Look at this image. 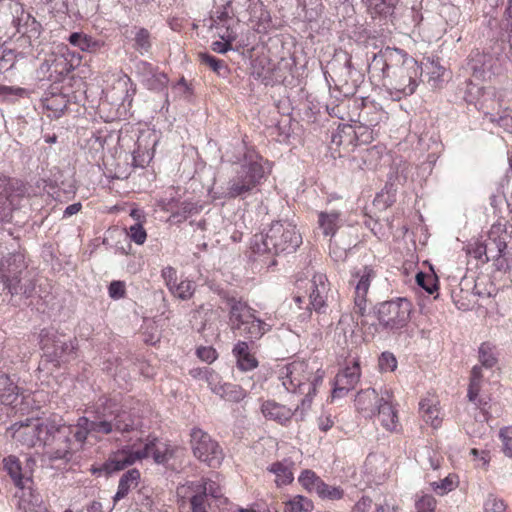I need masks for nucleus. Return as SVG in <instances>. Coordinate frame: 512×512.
I'll list each match as a JSON object with an SVG mask.
<instances>
[{
    "mask_svg": "<svg viewBox=\"0 0 512 512\" xmlns=\"http://www.w3.org/2000/svg\"><path fill=\"white\" fill-rule=\"evenodd\" d=\"M268 161L254 151H247L239 163L235 164L233 176L228 180L224 198L246 199L258 191V187L270 172Z\"/></svg>",
    "mask_w": 512,
    "mask_h": 512,
    "instance_id": "nucleus-1",
    "label": "nucleus"
},
{
    "mask_svg": "<svg viewBox=\"0 0 512 512\" xmlns=\"http://www.w3.org/2000/svg\"><path fill=\"white\" fill-rule=\"evenodd\" d=\"M302 243L301 234L296 226L287 220L272 222L265 233L256 234L251 243L255 254L293 253Z\"/></svg>",
    "mask_w": 512,
    "mask_h": 512,
    "instance_id": "nucleus-2",
    "label": "nucleus"
},
{
    "mask_svg": "<svg viewBox=\"0 0 512 512\" xmlns=\"http://www.w3.org/2000/svg\"><path fill=\"white\" fill-rule=\"evenodd\" d=\"M27 269L22 252H9L0 260V282L11 297L28 299L33 296L36 284L33 278L24 275Z\"/></svg>",
    "mask_w": 512,
    "mask_h": 512,
    "instance_id": "nucleus-3",
    "label": "nucleus"
},
{
    "mask_svg": "<svg viewBox=\"0 0 512 512\" xmlns=\"http://www.w3.org/2000/svg\"><path fill=\"white\" fill-rule=\"evenodd\" d=\"M91 419L97 424L102 435L114 431L127 433L137 429L139 423L133 416L123 410L115 398L101 397L93 406Z\"/></svg>",
    "mask_w": 512,
    "mask_h": 512,
    "instance_id": "nucleus-4",
    "label": "nucleus"
},
{
    "mask_svg": "<svg viewBox=\"0 0 512 512\" xmlns=\"http://www.w3.org/2000/svg\"><path fill=\"white\" fill-rule=\"evenodd\" d=\"M156 441V436L148 435L145 438L140 437L131 445H126L121 450L114 453L100 467H93L91 471L94 475H101L102 472H105L106 475H110L133 465L137 461L152 457Z\"/></svg>",
    "mask_w": 512,
    "mask_h": 512,
    "instance_id": "nucleus-5",
    "label": "nucleus"
},
{
    "mask_svg": "<svg viewBox=\"0 0 512 512\" xmlns=\"http://www.w3.org/2000/svg\"><path fill=\"white\" fill-rule=\"evenodd\" d=\"M190 436L193 455L211 468L219 467L224 454L218 442L200 428H193Z\"/></svg>",
    "mask_w": 512,
    "mask_h": 512,
    "instance_id": "nucleus-6",
    "label": "nucleus"
},
{
    "mask_svg": "<svg viewBox=\"0 0 512 512\" xmlns=\"http://www.w3.org/2000/svg\"><path fill=\"white\" fill-rule=\"evenodd\" d=\"M411 303L404 298L385 301L377 306V318L385 329L399 330L410 319Z\"/></svg>",
    "mask_w": 512,
    "mask_h": 512,
    "instance_id": "nucleus-7",
    "label": "nucleus"
},
{
    "mask_svg": "<svg viewBox=\"0 0 512 512\" xmlns=\"http://www.w3.org/2000/svg\"><path fill=\"white\" fill-rule=\"evenodd\" d=\"M25 187L0 173V223H10L13 212L20 208Z\"/></svg>",
    "mask_w": 512,
    "mask_h": 512,
    "instance_id": "nucleus-8",
    "label": "nucleus"
},
{
    "mask_svg": "<svg viewBox=\"0 0 512 512\" xmlns=\"http://www.w3.org/2000/svg\"><path fill=\"white\" fill-rule=\"evenodd\" d=\"M347 108L349 119L354 123L377 126L385 118L382 107L369 98H353L349 100Z\"/></svg>",
    "mask_w": 512,
    "mask_h": 512,
    "instance_id": "nucleus-9",
    "label": "nucleus"
},
{
    "mask_svg": "<svg viewBox=\"0 0 512 512\" xmlns=\"http://www.w3.org/2000/svg\"><path fill=\"white\" fill-rule=\"evenodd\" d=\"M326 81L342 92L345 96L353 95L356 88L363 82L364 73L355 66H332L331 72L323 71Z\"/></svg>",
    "mask_w": 512,
    "mask_h": 512,
    "instance_id": "nucleus-10",
    "label": "nucleus"
},
{
    "mask_svg": "<svg viewBox=\"0 0 512 512\" xmlns=\"http://www.w3.org/2000/svg\"><path fill=\"white\" fill-rule=\"evenodd\" d=\"M41 345L44 350V354L50 357L53 362H66L72 358V355L76 349L74 341L67 338L65 335H59L57 333H49L42 331L41 333Z\"/></svg>",
    "mask_w": 512,
    "mask_h": 512,
    "instance_id": "nucleus-11",
    "label": "nucleus"
},
{
    "mask_svg": "<svg viewBox=\"0 0 512 512\" xmlns=\"http://www.w3.org/2000/svg\"><path fill=\"white\" fill-rule=\"evenodd\" d=\"M394 396L391 390L384 388L380 390V400L374 406L369 417L377 416L383 428L390 432L399 431L398 411L393 403Z\"/></svg>",
    "mask_w": 512,
    "mask_h": 512,
    "instance_id": "nucleus-12",
    "label": "nucleus"
},
{
    "mask_svg": "<svg viewBox=\"0 0 512 512\" xmlns=\"http://www.w3.org/2000/svg\"><path fill=\"white\" fill-rule=\"evenodd\" d=\"M312 369L313 367L304 361H294L288 364L280 376L282 385L288 392L305 393L306 384L312 378Z\"/></svg>",
    "mask_w": 512,
    "mask_h": 512,
    "instance_id": "nucleus-13",
    "label": "nucleus"
},
{
    "mask_svg": "<svg viewBox=\"0 0 512 512\" xmlns=\"http://www.w3.org/2000/svg\"><path fill=\"white\" fill-rule=\"evenodd\" d=\"M71 428L65 424H58L51 436L47 453L52 460H70L72 454Z\"/></svg>",
    "mask_w": 512,
    "mask_h": 512,
    "instance_id": "nucleus-14",
    "label": "nucleus"
},
{
    "mask_svg": "<svg viewBox=\"0 0 512 512\" xmlns=\"http://www.w3.org/2000/svg\"><path fill=\"white\" fill-rule=\"evenodd\" d=\"M215 478L216 479L202 478L199 481L188 482L185 486L178 489V493H183L185 496L188 493L201 495L205 501L208 496L215 500H221L224 498V489L220 482L219 475H216Z\"/></svg>",
    "mask_w": 512,
    "mask_h": 512,
    "instance_id": "nucleus-15",
    "label": "nucleus"
},
{
    "mask_svg": "<svg viewBox=\"0 0 512 512\" xmlns=\"http://www.w3.org/2000/svg\"><path fill=\"white\" fill-rule=\"evenodd\" d=\"M358 278L354 292V313L363 317L367 310V293L375 272L370 267H363L354 275Z\"/></svg>",
    "mask_w": 512,
    "mask_h": 512,
    "instance_id": "nucleus-16",
    "label": "nucleus"
},
{
    "mask_svg": "<svg viewBox=\"0 0 512 512\" xmlns=\"http://www.w3.org/2000/svg\"><path fill=\"white\" fill-rule=\"evenodd\" d=\"M271 329L272 325L258 318L256 313L231 328L232 332H238L252 344L260 340Z\"/></svg>",
    "mask_w": 512,
    "mask_h": 512,
    "instance_id": "nucleus-17",
    "label": "nucleus"
},
{
    "mask_svg": "<svg viewBox=\"0 0 512 512\" xmlns=\"http://www.w3.org/2000/svg\"><path fill=\"white\" fill-rule=\"evenodd\" d=\"M310 293L308 296L307 309H314L316 312L324 311L329 291L327 277L324 274H315L310 281Z\"/></svg>",
    "mask_w": 512,
    "mask_h": 512,
    "instance_id": "nucleus-18",
    "label": "nucleus"
},
{
    "mask_svg": "<svg viewBox=\"0 0 512 512\" xmlns=\"http://www.w3.org/2000/svg\"><path fill=\"white\" fill-rule=\"evenodd\" d=\"M3 470L12 479L17 492L15 496L18 498V494H25V490H33V480L30 477H24L22 474L21 463L15 456H8L3 459Z\"/></svg>",
    "mask_w": 512,
    "mask_h": 512,
    "instance_id": "nucleus-19",
    "label": "nucleus"
},
{
    "mask_svg": "<svg viewBox=\"0 0 512 512\" xmlns=\"http://www.w3.org/2000/svg\"><path fill=\"white\" fill-rule=\"evenodd\" d=\"M16 32L29 39H36L41 33V24L29 13H26L22 6L16 9L12 20Z\"/></svg>",
    "mask_w": 512,
    "mask_h": 512,
    "instance_id": "nucleus-20",
    "label": "nucleus"
},
{
    "mask_svg": "<svg viewBox=\"0 0 512 512\" xmlns=\"http://www.w3.org/2000/svg\"><path fill=\"white\" fill-rule=\"evenodd\" d=\"M360 379V366L357 362L347 366L336 376V387L333 393L340 397L354 389Z\"/></svg>",
    "mask_w": 512,
    "mask_h": 512,
    "instance_id": "nucleus-21",
    "label": "nucleus"
},
{
    "mask_svg": "<svg viewBox=\"0 0 512 512\" xmlns=\"http://www.w3.org/2000/svg\"><path fill=\"white\" fill-rule=\"evenodd\" d=\"M224 301L229 308V324L230 329L233 326L239 324L245 319L250 318L252 314L256 313V310L248 305L247 302L242 299H238L234 296L225 295Z\"/></svg>",
    "mask_w": 512,
    "mask_h": 512,
    "instance_id": "nucleus-22",
    "label": "nucleus"
},
{
    "mask_svg": "<svg viewBox=\"0 0 512 512\" xmlns=\"http://www.w3.org/2000/svg\"><path fill=\"white\" fill-rule=\"evenodd\" d=\"M11 429L14 430L13 438L27 447H35L38 445L39 438L37 433V421L33 422L29 419L26 422L15 423Z\"/></svg>",
    "mask_w": 512,
    "mask_h": 512,
    "instance_id": "nucleus-23",
    "label": "nucleus"
},
{
    "mask_svg": "<svg viewBox=\"0 0 512 512\" xmlns=\"http://www.w3.org/2000/svg\"><path fill=\"white\" fill-rule=\"evenodd\" d=\"M71 428V439L82 446L89 435L98 437L102 435V431L98 430L97 424L90 417L82 416L78 418L75 425H67Z\"/></svg>",
    "mask_w": 512,
    "mask_h": 512,
    "instance_id": "nucleus-24",
    "label": "nucleus"
},
{
    "mask_svg": "<svg viewBox=\"0 0 512 512\" xmlns=\"http://www.w3.org/2000/svg\"><path fill=\"white\" fill-rule=\"evenodd\" d=\"M299 409L300 407L297 406L295 411H292L287 406L275 401H266L261 406V411L267 419L277 421L280 424L290 421L293 415L297 416Z\"/></svg>",
    "mask_w": 512,
    "mask_h": 512,
    "instance_id": "nucleus-25",
    "label": "nucleus"
},
{
    "mask_svg": "<svg viewBox=\"0 0 512 512\" xmlns=\"http://www.w3.org/2000/svg\"><path fill=\"white\" fill-rule=\"evenodd\" d=\"M367 11L372 18L379 17L380 20L392 18L394 10L400 0H363Z\"/></svg>",
    "mask_w": 512,
    "mask_h": 512,
    "instance_id": "nucleus-26",
    "label": "nucleus"
},
{
    "mask_svg": "<svg viewBox=\"0 0 512 512\" xmlns=\"http://www.w3.org/2000/svg\"><path fill=\"white\" fill-rule=\"evenodd\" d=\"M25 491V494H18V507L22 512H50L38 492L34 489Z\"/></svg>",
    "mask_w": 512,
    "mask_h": 512,
    "instance_id": "nucleus-27",
    "label": "nucleus"
},
{
    "mask_svg": "<svg viewBox=\"0 0 512 512\" xmlns=\"http://www.w3.org/2000/svg\"><path fill=\"white\" fill-rule=\"evenodd\" d=\"M293 462L290 459H284L272 463L268 467V471L275 475V483L277 486L290 484L293 479Z\"/></svg>",
    "mask_w": 512,
    "mask_h": 512,
    "instance_id": "nucleus-28",
    "label": "nucleus"
},
{
    "mask_svg": "<svg viewBox=\"0 0 512 512\" xmlns=\"http://www.w3.org/2000/svg\"><path fill=\"white\" fill-rule=\"evenodd\" d=\"M279 66H251L250 75L265 86H273L282 81L278 75Z\"/></svg>",
    "mask_w": 512,
    "mask_h": 512,
    "instance_id": "nucleus-29",
    "label": "nucleus"
},
{
    "mask_svg": "<svg viewBox=\"0 0 512 512\" xmlns=\"http://www.w3.org/2000/svg\"><path fill=\"white\" fill-rule=\"evenodd\" d=\"M140 479V472L138 469L133 468L126 471L120 478L118 489L113 497L114 503L123 499L130 491L131 487H136Z\"/></svg>",
    "mask_w": 512,
    "mask_h": 512,
    "instance_id": "nucleus-30",
    "label": "nucleus"
},
{
    "mask_svg": "<svg viewBox=\"0 0 512 512\" xmlns=\"http://www.w3.org/2000/svg\"><path fill=\"white\" fill-rule=\"evenodd\" d=\"M319 228L325 236H334L341 226V213L336 210L320 212L318 216Z\"/></svg>",
    "mask_w": 512,
    "mask_h": 512,
    "instance_id": "nucleus-31",
    "label": "nucleus"
},
{
    "mask_svg": "<svg viewBox=\"0 0 512 512\" xmlns=\"http://www.w3.org/2000/svg\"><path fill=\"white\" fill-rule=\"evenodd\" d=\"M409 60L408 55L401 49L386 47L378 53H373L372 61L383 64H405Z\"/></svg>",
    "mask_w": 512,
    "mask_h": 512,
    "instance_id": "nucleus-32",
    "label": "nucleus"
},
{
    "mask_svg": "<svg viewBox=\"0 0 512 512\" xmlns=\"http://www.w3.org/2000/svg\"><path fill=\"white\" fill-rule=\"evenodd\" d=\"M378 400H380V392H377L374 388H367L357 394L355 405L359 411L369 417V413L376 406Z\"/></svg>",
    "mask_w": 512,
    "mask_h": 512,
    "instance_id": "nucleus-33",
    "label": "nucleus"
},
{
    "mask_svg": "<svg viewBox=\"0 0 512 512\" xmlns=\"http://www.w3.org/2000/svg\"><path fill=\"white\" fill-rule=\"evenodd\" d=\"M420 68H422V66H420ZM450 74L446 66H425V70L421 69V80L425 81L424 77L427 78V82L430 86L435 88L449 79Z\"/></svg>",
    "mask_w": 512,
    "mask_h": 512,
    "instance_id": "nucleus-34",
    "label": "nucleus"
},
{
    "mask_svg": "<svg viewBox=\"0 0 512 512\" xmlns=\"http://www.w3.org/2000/svg\"><path fill=\"white\" fill-rule=\"evenodd\" d=\"M480 98L475 102V107L482 111L485 115V111L494 112L496 109L501 108V103L496 100V92L494 88H480Z\"/></svg>",
    "mask_w": 512,
    "mask_h": 512,
    "instance_id": "nucleus-35",
    "label": "nucleus"
},
{
    "mask_svg": "<svg viewBox=\"0 0 512 512\" xmlns=\"http://www.w3.org/2000/svg\"><path fill=\"white\" fill-rule=\"evenodd\" d=\"M18 386L4 373H0V402L5 405L12 404L18 396Z\"/></svg>",
    "mask_w": 512,
    "mask_h": 512,
    "instance_id": "nucleus-36",
    "label": "nucleus"
},
{
    "mask_svg": "<svg viewBox=\"0 0 512 512\" xmlns=\"http://www.w3.org/2000/svg\"><path fill=\"white\" fill-rule=\"evenodd\" d=\"M479 365L485 369H492L498 363V352L494 345L483 342L478 348Z\"/></svg>",
    "mask_w": 512,
    "mask_h": 512,
    "instance_id": "nucleus-37",
    "label": "nucleus"
},
{
    "mask_svg": "<svg viewBox=\"0 0 512 512\" xmlns=\"http://www.w3.org/2000/svg\"><path fill=\"white\" fill-rule=\"evenodd\" d=\"M419 410L426 423L437 428L440 425L439 410L436 401L433 399H422L419 403Z\"/></svg>",
    "mask_w": 512,
    "mask_h": 512,
    "instance_id": "nucleus-38",
    "label": "nucleus"
},
{
    "mask_svg": "<svg viewBox=\"0 0 512 512\" xmlns=\"http://www.w3.org/2000/svg\"><path fill=\"white\" fill-rule=\"evenodd\" d=\"M176 448L166 442H162L157 438L156 444L152 452V458L158 465H166L175 457Z\"/></svg>",
    "mask_w": 512,
    "mask_h": 512,
    "instance_id": "nucleus-39",
    "label": "nucleus"
},
{
    "mask_svg": "<svg viewBox=\"0 0 512 512\" xmlns=\"http://www.w3.org/2000/svg\"><path fill=\"white\" fill-rule=\"evenodd\" d=\"M216 395H219L226 401L238 403L246 397V391L239 385L232 383H223L222 387L216 389Z\"/></svg>",
    "mask_w": 512,
    "mask_h": 512,
    "instance_id": "nucleus-40",
    "label": "nucleus"
},
{
    "mask_svg": "<svg viewBox=\"0 0 512 512\" xmlns=\"http://www.w3.org/2000/svg\"><path fill=\"white\" fill-rule=\"evenodd\" d=\"M324 377V372L319 368L312 369V378L308 380L306 384V395L301 401L302 408H309L313 399V396L316 393L317 387L322 383Z\"/></svg>",
    "mask_w": 512,
    "mask_h": 512,
    "instance_id": "nucleus-41",
    "label": "nucleus"
},
{
    "mask_svg": "<svg viewBox=\"0 0 512 512\" xmlns=\"http://www.w3.org/2000/svg\"><path fill=\"white\" fill-rule=\"evenodd\" d=\"M355 127L352 125H343L332 135V142L341 146H356Z\"/></svg>",
    "mask_w": 512,
    "mask_h": 512,
    "instance_id": "nucleus-42",
    "label": "nucleus"
},
{
    "mask_svg": "<svg viewBox=\"0 0 512 512\" xmlns=\"http://www.w3.org/2000/svg\"><path fill=\"white\" fill-rule=\"evenodd\" d=\"M485 119L501 127L504 131L512 133V117L507 110L500 111V109H497L496 112L485 111Z\"/></svg>",
    "mask_w": 512,
    "mask_h": 512,
    "instance_id": "nucleus-43",
    "label": "nucleus"
},
{
    "mask_svg": "<svg viewBox=\"0 0 512 512\" xmlns=\"http://www.w3.org/2000/svg\"><path fill=\"white\" fill-rule=\"evenodd\" d=\"M68 41L71 45L80 48L82 51H90L99 46L98 42L92 37L80 32L71 33Z\"/></svg>",
    "mask_w": 512,
    "mask_h": 512,
    "instance_id": "nucleus-44",
    "label": "nucleus"
},
{
    "mask_svg": "<svg viewBox=\"0 0 512 512\" xmlns=\"http://www.w3.org/2000/svg\"><path fill=\"white\" fill-rule=\"evenodd\" d=\"M313 503L308 498L297 495L285 504L284 512H311Z\"/></svg>",
    "mask_w": 512,
    "mask_h": 512,
    "instance_id": "nucleus-45",
    "label": "nucleus"
},
{
    "mask_svg": "<svg viewBox=\"0 0 512 512\" xmlns=\"http://www.w3.org/2000/svg\"><path fill=\"white\" fill-rule=\"evenodd\" d=\"M298 480L301 483V485L311 493H316L317 489L321 487L323 488V480L320 477H318L315 472L311 470H304L299 476Z\"/></svg>",
    "mask_w": 512,
    "mask_h": 512,
    "instance_id": "nucleus-46",
    "label": "nucleus"
},
{
    "mask_svg": "<svg viewBox=\"0 0 512 512\" xmlns=\"http://www.w3.org/2000/svg\"><path fill=\"white\" fill-rule=\"evenodd\" d=\"M58 423L55 421H46L40 423L37 420V433H39L38 438L39 446L47 447L50 444L51 436L54 433V429H56Z\"/></svg>",
    "mask_w": 512,
    "mask_h": 512,
    "instance_id": "nucleus-47",
    "label": "nucleus"
},
{
    "mask_svg": "<svg viewBox=\"0 0 512 512\" xmlns=\"http://www.w3.org/2000/svg\"><path fill=\"white\" fill-rule=\"evenodd\" d=\"M168 76L163 72H152L145 77L144 83L150 90L161 91L167 87Z\"/></svg>",
    "mask_w": 512,
    "mask_h": 512,
    "instance_id": "nucleus-48",
    "label": "nucleus"
},
{
    "mask_svg": "<svg viewBox=\"0 0 512 512\" xmlns=\"http://www.w3.org/2000/svg\"><path fill=\"white\" fill-rule=\"evenodd\" d=\"M174 296L182 300L190 299L195 291V283L191 280L185 279L169 290Z\"/></svg>",
    "mask_w": 512,
    "mask_h": 512,
    "instance_id": "nucleus-49",
    "label": "nucleus"
},
{
    "mask_svg": "<svg viewBox=\"0 0 512 512\" xmlns=\"http://www.w3.org/2000/svg\"><path fill=\"white\" fill-rule=\"evenodd\" d=\"M416 282L429 294H433L438 289V280L434 275L418 272L416 275Z\"/></svg>",
    "mask_w": 512,
    "mask_h": 512,
    "instance_id": "nucleus-50",
    "label": "nucleus"
},
{
    "mask_svg": "<svg viewBox=\"0 0 512 512\" xmlns=\"http://www.w3.org/2000/svg\"><path fill=\"white\" fill-rule=\"evenodd\" d=\"M355 127V140L356 145L361 144H369L373 141V127L374 126H366L360 123H356Z\"/></svg>",
    "mask_w": 512,
    "mask_h": 512,
    "instance_id": "nucleus-51",
    "label": "nucleus"
},
{
    "mask_svg": "<svg viewBox=\"0 0 512 512\" xmlns=\"http://www.w3.org/2000/svg\"><path fill=\"white\" fill-rule=\"evenodd\" d=\"M198 213V207L191 202H183L181 206L172 214V218L176 222L185 221L189 216Z\"/></svg>",
    "mask_w": 512,
    "mask_h": 512,
    "instance_id": "nucleus-52",
    "label": "nucleus"
},
{
    "mask_svg": "<svg viewBox=\"0 0 512 512\" xmlns=\"http://www.w3.org/2000/svg\"><path fill=\"white\" fill-rule=\"evenodd\" d=\"M456 477L454 475H448L444 479L440 480L439 482H433L432 488L438 495H445L448 492L452 491L457 483L455 481Z\"/></svg>",
    "mask_w": 512,
    "mask_h": 512,
    "instance_id": "nucleus-53",
    "label": "nucleus"
},
{
    "mask_svg": "<svg viewBox=\"0 0 512 512\" xmlns=\"http://www.w3.org/2000/svg\"><path fill=\"white\" fill-rule=\"evenodd\" d=\"M323 488L316 490V494L322 499L338 500L343 496V490L336 486H330L324 481L322 482Z\"/></svg>",
    "mask_w": 512,
    "mask_h": 512,
    "instance_id": "nucleus-54",
    "label": "nucleus"
},
{
    "mask_svg": "<svg viewBox=\"0 0 512 512\" xmlns=\"http://www.w3.org/2000/svg\"><path fill=\"white\" fill-rule=\"evenodd\" d=\"M46 108L54 112L55 117L63 115L64 110L67 107V100L64 96H53L50 99H46Z\"/></svg>",
    "mask_w": 512,
    "mask_h": 512,
    "instance_id": "nucleus-55",
    "label": "nucleus"
},
{
    "mask_svg": "<svg viewBox=\"0 0 512 512\" xmlns=\"http://www.w3.org/2000/svg\"><path fill=\"white\" fill-rule=\"evenodd\" d=\"M485 512H507V504L503 499L498 498L493 494H489L484 502Z\"/></svg>",
    "mask_w": 512,
    "mask_h": 512,
    "instance_id": "nucleus-56",
    "label": "nucleus"
},
{
    "mask_svg": "<svg viewBox=\"0 0 512 512\" xmlns=\"http://www.w3.org/2000/svg\"><path fill=\"white\" fill-rule=\"evenodd\" d=\"M235 23H228L226 25H213L211 28H215L217 35L221 40L227 42H233L237 38V32L235 30Z\"/></svg>",
    "mask_w": 512,
    "mask_h": 512,
    "instance_id": "nucleus-57",
    "label": "nucleus"
},
{
    "mask_svg": "<svg viewBox=\"0 0 512 512\" xmlns=\"http://www.w3.org/2000/svg\"><path fill=\"white\" fill-rule=\"evenodd\" d=\"M129 238L137 245H142L146 241L147 233L141 223L131 225L127 230Z\"/></svg>",
    "mask_w": 512,
    "mask_h": 512,
    "instance_id": "nucleus-58",
    "label": "nucleus"
},
{
    "mask_svg": "<svg viewBox=\"0 0 512 512\" xmlns=\"http://www.w3.org/2000/svg\"><path fill=\"white\" fill-rule=\"evenodd\" d=\"M502 441V450L508 457H512V428L504 427L499 432Z\"/></svg>",
    "mask_w": 512,
    "mask_h": 512,
    "instance_id": "nucleus-59",
    "label": "nucleus"
},
{
    "mask_svg": "<svg viewBox=\"0 0 512 512\" xmlns=\"http://www.w3.org/2000/svg\"><path fill=\"white\" fill-rule=\"evenodd\" d=\"M379 367L382 371H394L397 367V360L390 352H383L379 358Z\"/></svg>",
    "mask_w": 512,
    "mask_h": 512,
    "instance_id": "nucleus-60",
    "label": "nucleus"
},
{
    "mask_svg": "<svg viewBox=\"0 0 512 512\" xmlns=\"http://www.w3.org/2000/svg\"><path fill=\"white\" fill-rule=\"evenodd\" d=\"M436 500L431 495H424L416 502L417 512H434Z\"/></svg>",
    "mask_w": 512,
    "mask_h": 512,
    "instance_id": "nucleus-61",
    "label": "nucleus"
},
{
    "mask_svg": "<svg viewBox=\"0 0 512 512\" xmlns=\"http://www.w3.org/2000/svg\"><path fill=\"white\" fill-rule=\"evenodd\" d=\"M377 503V494L374 498H371L369 496H363L356 504L355 509L358 512H375Z\"/></svg>",
    "mask_w": 512,
    "mask_h": 512,
    "instance_id": "nucleus-62",
    "label": "nucleus"
},
{
    "mask_svg": "<svg viewBox=\"0 0 512 512\" xmlns=\"http://www.w3.org/2000/svg\"><path fill=\"white\" fill-rule=\"evenodd\" d=\"M237 367L241 371H251L258 366V360L250 353L237 358Z\"/></svg>",
    "mask_w": 512,
    "mask_h": 512,
    "instance_id": "nucleus-63",
    "label": "nucleus"
},
{
    "mask_svg": "<svg viewBox=\"0 0 512 512\" xmlns=\"http://www.w3.org/2000/svg\"><path fill=\"white\" fill-rule=\"evenodd\" d=\"M190 495V505L192 512H208L206 501L203 499V496L196 495L194 493H188Z\"/></svg>",
    "mask_w": 512,
    "mask_h": 512,
    "instance_id": "nucleus-64",
    "label": "nucleus"
}]
</instances>
